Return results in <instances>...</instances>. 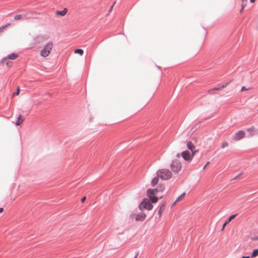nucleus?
<instances>
[{"label": "nucleus", "instance_id": "obj_1", "mask_svg": "<svg viewBox=\"0 0 258 258\" xmlns=\"http://www.w3.org/2000/svg\"><path fill=\"white\" fill-rule=\"evenodd\" d=\"M53 47V43L52 41L48 42L42 48L40 52V54L42 57H46L50 53Z\"/></svg>", "mask_w": 258, "mask_h": 258}, {"label": "nucleus", "instance_id": "obj_2", "mask_svg": "<svg viewBox=\"0 0 258 258\" xmlns=\"http://www.w3.org/2000/svg\"><path fill=\"white\" fill-rule=\"evenodd\" d=\"M157 175L162 179L166 180L172 177V173L167 169H162L157 172Z\"/></svg>", "mask_w": 258, "mask_h": 258}, {"label": "nucleus", "instance_id": "obj_3", "mask_svg": "<svg viewBox=\"0 0 258 258\" xmlns=\"http://www.w3.org/2000/svg\"><path fill=\"white\" fill-rule=\"evenodd\" d=\"M39 14L35 11H29L26 13L23 14V15H16L14 16V19L16 21H18L22 19H30L32 17L31 16Z\"/></svg>", "mask_w": 258, "mask_h": 258}, {"label": "nucleus", "instance_id": "obj_4", "mask_svg": "<svg viewBox=\"0 0 258 258\" xmlns=\"http://www.w3.org/2000/svg\"><path fill=\"white\" fill-rule=\"evenodd\" d=\"M181 164L178 160L175 159L172 161L170 164V168L174 173H177L181 169Z\"/></svg>", "mask_w": 258, "mask_h": 258}, {"label": "nucleus", "instance_id": "obj_5", "mask_svg": "<svg viewBox=\"0 0 258 258\" xmlns=\"http://www.w3.org/2000/svg\"><path fill=\"white\" fill-rule=\"evenodd\" d=\"M153 207V205L151 204L150 200L148 199L143 200L139 206V208L141 210H143L144 209L151 210Z\"/></svg>", "mask_w": 258, "mask_h": 258}, {"label": "nucleus", "instance_id": "obj_6", "mask_svg": "<svg viewBox=\"0 0 258 258\" xmlns=\"http://www.w3.org/2000/svg\"><path fill=\"white\" fill-rule=\"evenodd\" d=\"M165 189V186L163 184H160L157 188L155 189H148L147 191L148 196L156 195L158 192H162Z\"/></svg>", "mask_w": 258, "mask_h": 258}, {"label": "nucleus", "instance_id": "obj_7", "mask_svg": "<svg viewBox=\"0 0 258 258\" xmlns=\"http://www.w3.org/2000/svg\"><path fill=\"white\" fill-rule=\"evenodd\" d=\"M195 154L190 153L188 151L185 150L181 152V156L184 159V160L190 162L192 160L194 155Z\"/></svg>", "mask_w": 258, "mask_h": 258}, {"label": "nucleus", "instance_id": "obj_8", "mask_svg": "<svg viewBox=\"0 0 258 258\" xmlns=\"http://www.w3.org/2000/svg\"><path fill=\"white\" fill-rule=\"evenodd\" d=\"M18 57V54L15 53H12L8 55L7 56L4 57L1 60V63H5L6 61L8 60V59L12 60L16 59Z\"/></svg>", "mask_w": 258, "mask_h": 258}, {"label": "nucleus", "instance_id": "obj_9", "mask_svg": "<svg viewBox=\"0 0 258 258\" xmlns=\"http://www.w3.org/2000/svg\"><path fill=\"white\" fill-rule=\"evenodd\" d=\"M245 136V132L243 131H240L236 133L233 137L234 141H239L243 138Z\"/></svg>", "mask_w": 258, "mask_h": 258}, {"label": "nucleus", "instance_id": "obj_10", "mask_svg": "<svg viewBox=\"0 0 258 258\" xmlns=\"http://www.w3.org/2000/svg\"><path fill=\"white\" fill-rule=\"evenodd\" d=\"M187 148L190 150L192 153L195 154L198 150H196V146L191 141H188L186 143Z\"/></svg>", "mask_w": 258, "mask_h": 258}, {"label": "nucleus", "instance_id": "obj_11", "mask_svg": "<svg viewBox=\"0 0 258 258\" xmlns=\"http://www.w3.org/2000/svg\"><path fill=\"white\" fill-rule=\"evenodd\" d=\"M135 220L137 221H143L146 218V215L144 213H140L137 215H135Z\"/></svg>", "mask_w": 258, "mask_h": 258}, {"label": "nucleus", "instance_id": "obj_12", "mask_svg": "<svg viewBox=\"0 0 258 258\" xmlns=\"http://www.w3.org/2000/svg\"><path fill=\"white\" fill-rule=\"evenodd\" d=\"M165 206H166L165 203H163V204H162V205H160L158 212L159 217H161L162 216V213H163V212L165 210Z\"/></svg>", "mask_w": 258, "mask_h": 258}, {"label": "nucleus", "instance_id": "obj_13", "mask_svg": "<svg viewBox=\"0 0 258 258\" xmlns=\"http://www.w3.org/2000/svg\"><path fill=\"white\" fill-rule=\"evenodd\" d=\"M236 215H233L230 216L228 219L224 223L223 227L222 228V231L224 230L225 227L226 225H227L232 220H233L236 216Z\"/></svg>", "mask_w": 258, "mask_h": 258}, {"label": "nucleus", "instance_id": "obj_14", "mask_svg": "<svg viewBox=\"0 0 258 258\" xmlns=\"http://www.w3.org/2000/svg\"><path fill=\"white\" fill-rule=\"evenodd\" d=\"M68 12V9L67 8H64L62 11H57L55 12L56 15L57 16H64L66 15Z\"/></svg>", "mask_w": 258, "mask_h": 258}, {"label": "nucleus", "instance_id": "obj_15", "mask_svg": "<svg viewBox=\"0 0 258 258\" xmlns=\"http://www.w3.org/2000/svg\"><path fill=\"white\" fill-rule=\"evenodd\" d=\"M150 198V201L153 203H155L158 201V198L154 196V195L148 196Z\"/></svg>", "mask_w": 258, "mask_h": 258}, {"label": "nucleus", "instance_id": "obj_16", "mask_svg": "<svg viewBox=\"0 0 258 258\" xmlns=\"http://www.w3.org/2000/svg\"><path fill=\"white\" fill-rule=\"evenodd\" d=\"M159 177L158 176L157 177H155L153 179L151 182V185L153 186H154L155 185L157 184L159 181Z\"/></svg>", "mask_w": 258, "mask_h": 258}, {"label": "nucleus", "instance_id": "obj_17", "mask_svg": "<svg viewBox=\"0 0 258 258\" xmlns=\"http://www.w3.org/2000/svg\"><path fill=\"white\" fill-rule=\"evenodd\" d=\"M247 132H248L250 135L252 136L253 135V133L255 131V128L254 126H252L251 127L248 128L246 129Z\"/></svg>", "mask_w": 258, "mask_h": 258}, {"label": "nucleus", "instance_id": "obj_18", "mask_svg": "<svg viewBox=\"0 0 258 258\" xmlns=\"http://www.w3.org/2000/svg\"><path fill=\"white\" fill-rule=\"evenodd\" d=\"M24 120V119L23 118V117H22L21 115H20L19 116V117L18 118V119L16 121V124L17 125H19L20 124H21L22 123V122Z\"/></svg>", "mask_w": 258, "mask_h": 258}, {"label": "nucleus", "instance_id": "obj_19", "mask_svg": "<svg viewBox=\"0 0 258 258\" xmlns=\"http://www.w3.org/2000/svg\"><path fill=\"white\" fill-rule=\"evenodd\" d=\"M184 196L185 193L181 194L177 198V199L176 200V202H179L181 201L184 198Z\"/></svg>", "mask_w": 258, "mask_h": 258}, {"label": "nucleus", "instance_id": "obj_20", "mask_svg": "<svg viewBox=\"0 0 258 258\" xmlns=\"http://www.w3.org/2000/svg\"><path fill=\"white\" fill-rule=\"evenodd\" d=\"M258 255V249H254L251 255L252 257H255Z\"/></svg>", "mask_w": 258, "mask_h": 258}, {"label": "nucleus", "instance_id": "obj_21", "mask_svg": "<svg viewBox=\"0 0 258 258\" xmlns=\"http://www.w3.org/2000/svg\"><path fill=\"white\" fill-rule=\"evenodd\" d=\"M84 51L82 49H77L75 50V53H79L80 55H82L83 54Z\"/></svg>", "mask_w": 258, "mask_h": 258}, {"label": "nucleus", "instance_id": "obj_22", "mask_svg": "<svg viewBox=\"0 0 258 258\" xmlns=\"http://www.w3.org/2000/svg\"><path fill=\"white\" fill-rule=\"evenodd\" d=\"M228 146V144L226 142H224L222 143V144L221 145V148H224L227 147Z\"/></svg>", "mask_w": 258, "mask_h": 258}, {"label": "nucleus", "instance_id": "obj_23", "mask_svg": "<svg viewBox=\"0 0 258 258\" xmlns=\"http://www.w3.org/2000/svg\"><path fill=\"white\" fill-rule=\"evenodd\" d=\"M221 90L220 86L218 87H216L212 90H210L209 91V93H211V92H213L215 90Z\"/></svg>", "mask_w": 258, "mask_h": 258}, {"label": "nucleus", "instance_id": "obj_24", "mask_svg": "<svg viewBox=\"0 0 258 258\" xmlns=\"http://www.w3.org/2000/svg\"><path fill=\"white\" fill-rule=\"evenodd\" d=\"M19 93H20V87L18 86L17 88V91H16V92H15L14 94H13V95H19Z\"/></svg>", "mask_w": 258, "mask_h": 258}, {"label": "nucleus", "instance_id": "obj_25", "mask_svg": "<svg viewBox=\"0 0 258 258\" xmlns=\"http://www.w3.org/2000/svg\"><path fill=\"white\" fill-rule=\"evenodd\" d=\"M5 62L7 67L10 68L11 67L12 62L11 61H9L7 60Z\"/></svg>", "mask_w": 258, "mask_h": 258}, {"label": "nucleus", "instance_id": "obj_26", "mask_svg": "<svg viewBox=\"0 0 258 258\" xmlns=\"http://www.w3.org/2000/svg\"><path fill=\"white\" fill-rule=\"evenodd\" d=\"M10 24H8L6 25L3 26L0 28V32H2L5 29L7 26H9Z\"/></svg>", "mask_w": 258, "mask_h": 258}, {"label": "nucleus", "instance_id": "obj_27", "mask_svg": "<svg viewBox=\"0 0 258 258\" xmlns=\"http://www.w3.org/2000/svg\"><path fill=\"white\" fill-rule=\"evenodd\" d=\"M249 89L248 88H246L244 86H243L241 89V91L243 92V91H247V90H248Z\"/></svg>", "mask_w": 258, "mask_h": 258}, {"label": "nucleus", "instance_id": "obj_28", "mask_svg": "<svg viewBox=\"0 0 258 258\" xmlns=\"http://www.w3.org/2000/svg\"><path fill=\"white\" fill-rule=\"evenodd\" d=\"M228 84V83H225V84H224L223 85H222V87L223 88H224L225 87H226Z\"/></svg>", "mask_w": 258, "mask_h": 258}, {"label": "nucleus", "instance_id": "obj_29", "mask_svg": "<svg viewBox=\"0 0 258 258\" xmlns=\"http://www.w3.org/2000/svg\"><path fill=\"white\" fill-rule=\"evenodd\" d=\"M85 200H86V197H83V198L82 199V200H81V202H82V203H83V202H85Z\"/></svg>", "mask_w": 258, "mask_h": 258}, {"label": "nucleus", "instance_id": "obj_30", "mask_svg": "<svg viewBox=\"0 0 258 258\" xmlns=\"http://www.w3.org/2000/svg\"><path fill=\"white\" fill-rule=\"evenodd\" d=\"M244 6L242 5V8H241V10H240V13H241L242 12V11H243V9H244Z\"/></svg>", "mask_w": 258, "mask_h": 258}, {"label": "nucleus", "instance_id": "obj_31", "mask_svg": "<svg viewBox=\"0 0 258 258\" xmlns=\"http://www.w3.org/2000/svg\"><path fill=\"white\" fill-rule=\"evenodd\" d=\"M180 155H181V154H180V153H178V154H176V157H177V158H179V157H180Z\"/></svg>", "mask_w": 258, "mask_h": 258}, {"label": "nucleus", "instance_id": "obj_32", "mask_svg": "<svg viewBox=\"0 0 258 258\" xmlns=\"http://www.w3.org/2000/svg\"><path fill=\"white\" fill-rule=\"evenodd\" d=\"M209 163V162H208L206 165L205 166H204V169H205V168L207 167V165Z\"/></svg>", "mask_w": 258, "mask_h": 258}, {"label": "nucleus", "instance_id": "obj_33", "mask_svg": "<svg viewBox=\"0 0 258 258\" xmlns=\"http://www.w3.org/2000/svg\"><path fill=\"white\" fill-rule=\"evenodd\" d=\"M177 202H176V201H175L173 203L172 206H174V205L176 204V203H177Z\"/></svg>", "mask_w": 258, "mask_h": 258}, {"label": "nucleus", "instance_id": "obj_34", "mask_svg": "<svg viewBox=\"0 0 258 258\" xmlns=\"http://www.w3.org/2000/svg\"><path fill=\"white\" fill-rule=\"evenodd\" d=\"M3 208H0V213L3 212Z\"/></svg>", "mask_w": 258, "mask_h": 258}, {"label": "nucleus", "instance_id": "obj_35", "mask_svg": "<svg viewBox=\"0 0 258 258\" xmlns=\"http://www.w3.org/2000/svg\"><path fill=\"white\" fill-rule=\"evenodd\" d=\"M250 2L252 3H254L255 1V0H250Z\"/></svg>", "mask_w": 258, "mask_h": 258}, {"label": "nucleus", "instance_id": "obj_36", "mask_svg": "<svg viewBox=\"0 0 258 258\" xmlns=\"http://www.w3.org/2000/svg\"><path fill=\"white\" fill-rule=\"evenodd\" d=\"M241 258H249V256H242Z\"/></svg>", "mask_w": 258, "mask_h": 258}, {"label": "nucleus", "instance_id": "obj_37", "mask_svg": "<svg viewBox=\"0 0 258 258\" xmlns=\"http://www.w3.org/2000/svg\"><path fill=\"white\" fill-rule=\"evenodd\" d=\"M221 89L222 90V89H223V87H222V85H221V86H219Z\"/></svg>", "mask_w": 258, "mask_h": 258}, {"label": "nucleus", "instance_id": "obj_38", "mask_svg": "<svg viewBox=\"0 0 258 258\" xmlns=\"http://www.w3.org/2000/svg\"><path fill=\"white\" fill-rule=\"evenodd\" d=\"M255 240H258V237L255 238Z\"/></svg>", "mask_w": 258, "mask_h": 258}, {"label": "nucleus", "instance_id": "obj_39", "mask_svg": "<svg viewBox=\"0 0 258 258\" xmlns=\"http://www.w3.org/2000/svg\"><path fill=\"white\" fill-rule=\"evenodd\" d=\"M131 217H132V218H133V215H131Z\"/></svg>", "mask_w": 258, "mask_h": 258}, {"label": "nucleus", "instance_id": "obj_40", "mask_svg": "<svg viewBox=\"0 0 258 258\" xmlns=\"http://www.w3.org/2000/svg\"><path fill=\"white\" fill-rule=\"evenodd\" d=\"M257 111H258V109H257Z\"/></svg>", "mask_w": 258, "mask_h": 258}]
</instances>
